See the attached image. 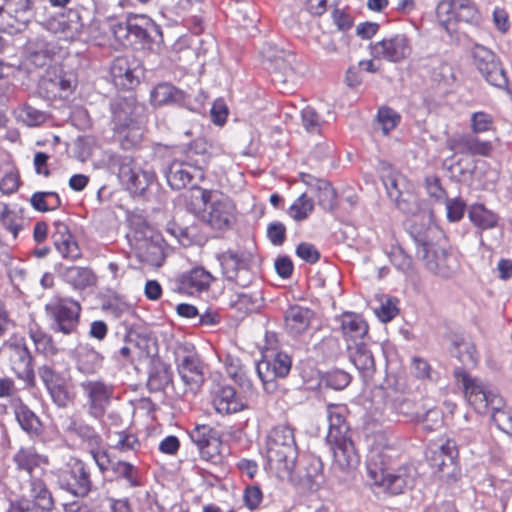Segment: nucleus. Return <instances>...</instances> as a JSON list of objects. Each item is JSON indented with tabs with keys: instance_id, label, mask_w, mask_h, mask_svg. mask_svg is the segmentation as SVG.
<instances>
[{
	"instance_id": "10",
	"label": "nucleus",
	"mask_w": 512,
	"mask_h": 512,
	"mask_svg": "<svg viewBox=\"0 0 512 512\" xmlns=\"http://www.w3.org/2000/svg\"><path fill=\"white\" fill-rule=\"evenodd\" d=\"M224 279L241 288H247L252 280L253 273L250 269V260L244 253L233 250L223 252L218 256Z\"/></svg>"
},
{
	"instance_id": "41",
	"label": "nucleus",
	"mask_w": 512,
	"mask_h": 512,
	"mask_svg": "<svg viewBox=\"0 0 512 512\" xmlns=\"http://www.w3.org/2000/svg\"><path fill=\"white\" fill-rule=\"evenodd\" d=\"M213 280L214 277L208 271L197 267L183 276L181 284L188 293L194 294L207 290Z\"/></svg>"
},
{
	"instance_id": "50",
	"label": "nucleus",
	"mask_w": 512,
	"mask_h": 512,
	"mask_svg": "<svg viewBox=\"0 0 512 512\" xmlns=\"http://www.w3.org/2000/svg\"><path fill=\"white\" fill-rule=\"evenodd\" d=\"M393 202L400 211L406 214L416 215L420 210L418 197L414 193L412 184L404 189L400 197L396 198Z\"/></svg>"
},
{
	"instance_id": "33",
	"label": "nucleus",
	"mask_w": 512,
	"mask_h": 512,
	"mask_svg": "<svg viewBox=\"0 0 512 512\" xmlns=\"http://www.w3.org/2000/svg\"><path fill=\"white\" fill-rule=\"evenodd\" d=\"M25 53L29 64L42 68L49 63L54 51L49 42L41 36H36L27 41Z\"/></svg>"
},
{
	"instance_id": "20",
	"label": "nucleus",
	"mask_w": 512,
	"mask_h": 512,
	"mask_svg": "<svg viewBox=\"0 0 512 512\" xmlns=\"http://www.w3.org/2000/svg\"><path fill=\"white\" fill-rule=\"evenodd\" d=\"M189 437L196 445L202 459L211 461L219 454L220 440L210 426L197 425L190 431Z\"/></svg>"
},
{
	"instance_id": "21",
	"label": "nucleus",
	"mask_w": 512,
	"mask_h": 512,
	"mask_svg": "<svg viewBox=\"0 0 512 512\" xmlns=\"http://www.w3.org/2000/svg\"><path fill=\"white\" fill-rule=\"evenodd\" d=\"M177 368L181 379L188 388L195 392L204 381L199 358L195 353H185L177 356Z\"/></svg>"
},
{
	"instance_id": "62",
	"label": "nucleus",
	"mask_w": 512,
	"mask_h": 512,
	"mask_svg": "<svg viewBox=\"0 0 512 512\" xmlns=\"http://www.w3.org/2000/svg\"><path fill=\"white\" fill-rule=\"evenodd\" d=\"M423 429L427 432L435 431L442 426V414L438 409H428L420 419Z\"/></svg>"
},
{
	"instance_id": "26",
	"label": "nucleus",
	"mask_w": 512,
	"mask_h": 512,
	"mask_svg": "<svg viewBox=\"0 0 512 512\" xmlns=\"http://www.w3.org/2000/svg\"><path fill=\"white\" fill-rule=\"evenodd\" d=\"M32 16L31 0H0V25H12L11 20L26 24Z\"/></svg>"
},
{
	"instance_id": "55",
	"label": "nucleus",
	"mask_w": 512,
	"mask_h": 512,
	"mask_svg": "<svg viewBox=\"0 0 512 512\" xmlns=\"http://www.w3.org/2000/svg\"><path fill=\"white\" fill-rule=\"evenodd\" d=\"M451 3L449 0H441L436 7L437 20L447 32H450V26L457 22V14Z\"/></svg>"
},
{
	"instance_id": "25",
	"label": "nucleus",
	"mask_w": 512,
	"mask_h": 512,
	"mask_svg": "<svg viewBox=\"0 0 512 512\" xmlns=\"http://www.w3.org/2000/svg\"><path fill=\"white\" fill-rule=\"evenodd\" d=\"M228 306L240 317L258 313L264 306L260 290L234 292L230 295Z\"/></svg>"
},
{
	"instance_id": "49",
	"label": "nucleus",
	"mask_w": 512,
	"mask_h": 512,
	"mask_svg": "<svg viewBox=\"0 0 512 512\" xmlns=\"http://www.w3.org/2000/svg\"><path fill=\"white\" fill-rule=\"evenodd\" d=\"M32 207L41 212L55 210L61 206V200L55 192H35L31 198Z\"/></svg>"
},
{
	"instance_id": "37",
	"label": "nucleus",
	"mask_w": 512,
	"mask_h": 512,
	"mask_svg": "<svg viewBox=\"0 0 512 512\" xmlns=\"http://www.w3.org/2000/svg\"><path fill=\"white\" fill-rule=\"evenodd\" d=\"M328 442L332 445L334 460L341 469L353 468L358 464V456L349 437Z\"/></svg>"
},
{
	"instance_id": "47",
	"label": "nucleus",
	"mask_w": 512,
	"mask_h": 512,
	"mask_svg": "<svg viewBox=\"0 0 512 512\" xmlns=\"http://www.w3.org/2000/svg\"><path fill=\"white\" fill-rule=\"evenodd\" d=\"M183 158L191 161L193 165L204 171V168L210 160L208 144L202 139L193 141L189 145Z\"/></svg>"
},
{
	"instance_id": "3",
	"label": "nucleus",
	"mask_w": 512,
	"mask_h": 512,
	"mask_svg": "<svg viewBox=\"0 0 512 512\" xmlns=\"http://www.w3.org/2000/svg\"><path fill=\"white\" fill-rule=\"evenodd\" d=\"M266 458L269 468L279 477L290 476L295 468L298 448L294 430L287 425H278L266 437Z\"/></svg>"
},
{
	"instance_id": "53",
	"label": "nucleus",
	"mask_w": 512,
	"mask_h": 512,
	"mask_svg": "<svg viewBox=\"0 0 512 512\" xmlns=\"http://www.w3.org/2000/svg\"><path fill=\"white\" fill-rule=\"evenodd\" d=\"M379 305L374 307V312L382 322L391 321L397 314V300L389 296H380Z\"/></svg>"
},
{
	"instance_id": "38",
	"label": "nucleus",
	"mask_w": 512,
	"mask_h": 512,
	"mask_svg": "<svg viewBox=\"0 0 512 512\" xmlns=\"http://www.w3.org/2000/svg\"><path fill=\"white\" fill-rule=\"evenodd\" d=\"M313 312L301 306H291L285 312V328L291 335H299L307 330Z\"/></svg>"
},
{
	"instance_id": "5",
	"label": "nucleus",
	"mask_w": 512,
	"mask_h": 512,
	"mask_svg": "<svg viewBox=\"0 0 512 512\" xmlns=\"http://www.w3.org/2000/svg\"><path fill=\"white\" fill-rule=\"evenodd\" d=\"M201 200L205 206L201 219L217 230L231 226L234 220L235 207L232 201L217 190L201 189Z\"/></svg>"
},
{
	"instance_id": "15",
	"label": "nucleus",
	"mask_w": 512,
	"mask_h": 512,
	"mask_svg": "<svg viewBox=\"0 0 512 512\" xmlns=\"http://www.w3.org/2000/svg\"><path fill=\"white\" fill-rule=\"evenodd\" d=\"M8 359L15 375L29 385L34 384L35 373L32 355L23 339L6 344Z\"/></svg>"
},
{
	"instance_id": "59",
	"label": "nucleus",
	"mask_w": 512,
	"mask_h": 512,
	"mask_svg": "<svg viewBox=\"0 0 512 512\" xmlns=\"http://www.w3.org/2000/svg\"><path fill=\"white\" fill-rule=\"evenodd\" d=\"M327 386L335 389H344L351 381L350 375L344 370L335 369L328 372L324 378Z\"/></svg>"
},
{
	"instance_id": "48",
	"label": "nucleus",
	"mask_w": 512,
	"mask_h": 512,
	"mask_svg": "<svg viewBox=\"0 0 512 512\" xmlns=\"http://www.w3.org/2000/svg\"><path fill=\"white\" fill-rule=\"evenodd\" d=\"M171 381V370L167 366L160 364L154 366L150 371L147 386L151 392H158L164 390Z\"/></svg>"
},
{
	"instance_id": "22",
	"label": "nucleus",
	"mask_w": 512,
	"mask_h": 512,
	"mask_svg": "<svg viewBox=\"0 0 512 512\" xmlns=\"http://www.w3.org/2000/svg\"><path fill=\"white\" fill-rule=\"evenodd\" d=\"M13 461L19 471L26 474L27 478L44 473V467L48 464L46 456L39 454L34 447H22L13 456Z\"/></svg>"
},
{
	"instance_id": "45",
	"label": "nucleus",
	"mask_w": 512,
	"mask_h": 512,
	"mask_svg": "<svg viewBox=\"0 0 512 512\" xmlns=\"http://www.w3.org/2000/svg\"><path fill=\"white\" fill-rule=\"evenodd\" d=\"M14 414L20 427L30 435H38L41 432V422L35 413L23 403L14 407Z\"/></svg>"
},
{
	"instance_id": "9",
	"label": "nucleus",
	"mask_w": 512,
	"mask_h": 512,
	"mask_svg": "<svg viewBox=\"0 0 512 512\" xmlns=\"http://www.w3.org/2000/svg\"><path fill=\"white\" fill-rule=\"evenodd\" d=\"M473 65L492 86L504 89L508 85L506 73L493 51L476 44L471 50Z\"/></svg>"
},
{
	"instance_id": "36",
	"label": "nucleus",
	"mask_w": 512,
	"mask_h": 512,
	"mask_svg": "<svg viewBox=\"0 0 512 512\" xmlns=\"http://www.w3.org/2000/svg\"><path fill=\"white\" fill-rule=\"evenodd\" d=\"M64 430L67 433L76 435L84 445L88 448V450L96 449L98 446H101L103 440L101 436L96 432V430L73 417H69L64 421Z\"/></svg>"
},
{
	"instance_id": "12",
	"label": "nucleus",
	"mask_w": 512,
	"mask_h": 512,
	"mask_svg": "<svg viewBox=\"0 0 512 512\" xmlns=\"http://www.w3.org/2000/svg\"><path fill=\"white\" fill-rule=\"evenodd\" d=\"M291 364V358L283 352L276 353L272 359H264L257 363L256 371L267 393L276 392V378L286 377L291 370Z\"/></svg>"
},
{
	"instance_id": "11",
	"label": "nucleus",
	"mask_w": 512,
	"mask_h": 512,
	"mask_svg": "<svg viewBox=\"0 0 512 512\" xmlns=\"http://www.w3.org/2000/svg\"><path fill=\"white\" fill-rule=\"evenodd\" d=\"M59 484L71 494L84 497L92 486L90 473L83 461L71 459L59 473Z\"/></svg>"
},
{
	"instance_id": "52",
	"label": "nucleus",
	"mask_w": 512,
	"mask_h": 512,
	"mask_svg": "<svg viewBox=\"0 0 512 512\" xmlns=\"http://www.w3.org/2000/svg\"><path fill=\"white\" fill-rule=\"evenodd\" d=\"M301 123L307 132L318 134L321 132L325 121L313 107L306 106L301 111Z\"/></svg>"
},
{
	"instance_id": "46",
	"label": "nucleus",
	"mask_w": 512,
	"mask_h": 512,
	"mask_svg": "<svg viewBox=\"0 0 512 512\" xmlns=\"http://www.w3.org/2000/svg\"><path fill=\"white\" fill-rule=\"evenodd\" d=\"M28 335L34 343L37 352L46 356H54L58 353V348L52 336L44 332L38 325L30 326Z\"/></svg>"
},
{
	"instance_id": "14",
	"label": "nucleus",
	"mask_w": 512,
	"mask_h": 512,
	"mask_svg": "<svg viewBox=\"0 0 512 512\" xmlns=\"http://www.w3.org/2000/svg\"><path fill=\"white\" fill-rule=\"evenodd\" d=\"M167 183L174 190H180L188 185L195 187L197 181L204 178V171L184 158L174 159L165 170Z\"/></svg>"
},
{
	"instance_id": "35",
	"label": "nucleus",
	"mask_w": 512,
	"mask_h": 512,
	"mask_svg": "<svg viewBox=\"0 0 512 512\" xmlns=\"http://www.w3.org/2000/svg\"><path fill=\"white\" fill-rule=\"evenodd\" d=\"M186 100L184 91L170 83H159L150 92V103L154 107L165 105H183Z\"/></svg>"
},
{
	"instance_id": "30",
	"label": "nucleus",
	"mask_w": 512,
	"mask_h": 512,
	"mask_svg": "<svg viewBox=\"0 0 512 512\" xmlns=\"http://www.w3.org/2000/svg\"><path fill=\"white\" fill-rule=\"evenodd\" d=\"M349 358L361 376L370 378L375 372V360L371 350L364 341L348 344Z\"/></svg>"
},
{
	"instance_id": "31",
	"label": "nucleus",
	"mask_w": 512,
	"mask_h": 512,
	"mask_svg": "<svg viewBox=\"0 0 512 512\" xmlns=\"http://www.w3.org/2000/svg\"><path fill=\"white\" fill-rule=\"evenodd\" d=\"M383 185L386 188L388 197L394 201L400 197L402 191L411 185L407 179L385 161H381L378 165Z\"/></svg>"
},
{
	"instance_id": "13",
	"label": "nucleus",
	"mask_w": 512,
	"mask_h": 512,
	"mask_svg": "<svg viewBox=\"0 0 512 512\" xmlns=\"http://www.w3.org/2000/svg\"><path fill=\"white\" fill-rule=\"evenodd\" d=\"M87 399L88 413L100 419L106 412L113 396V387L101 380H87L80 384Z\"/></svg>"
},
{
	"instance_id": "7",
	"label": "nucleus",
	"mask_w": 512,
	"mask_h": 512,
	"mask_svg": "<svg viewBox=\"0 0 512 512\" xmlns=\"http://www.w3.org/2000/svg\"><path fill=\"white\" fill-rule=\"evenodd\" d=\"M109 166L117 173L122 184L133 193L142 194L155 179L154 172L139 169L129 156L112 155Z\"/></svg>"
},
{
	"instance_id": "27",
	"label": "nucleus",
	"mask_w": 512,
	"mask_h": 512,
	"mask_svg": "<svg viewBox=\"0 0 512 512\" xmlns=\"http://www.w3.org/2000/svg\"><path fill=\"white\" fill-rule=\"evenodd\" d=\"M53 239L58 252L63 258L69 260H77L82 256V252L78 243L70 233L68 225L61 221L54 222Z\"/></svg>"
},
{
	"instance_id": "43",
	"label": "nucleus",
	"mask_w": 512,
	"mask_h": 512,
	"mask_svg": "<svg viewBox=\"0 0 512 512\" xmlns=\"http://www.w3.org/2000/svg\"><path fill=\"white\" fill-rule=\"evenodd\" d=\"M103 357L92 348L83 347L77 352V369L83 374L92 375L102 367Z\"/></svg>"
},
{
	"instance_id": "63",
	"label": "nucleus",
	"mask_w": 512,
	"mask_h": 512,
	"mask_svg": "<svg viewBox=\"0 0 512 512\" xmlns=\"http://www.w3.org/2000/svg\"><path fill=\"white\" fill-rule=\"evenodd\" d=\"M48 391L53 399V402L58 407H66L69 404L71 398L65 380L57 385H53L48 389Z\"/></svg>"
},
{
	"instance_id": "54",
	"label": "nucleus",
	"mask_w": 512,
	"mask_h": 512,
	"mask_svg": "<svg viewBox=\"0 0 512 512\" xmlns=\"http://www.w3.org/2000/svg\"><path fill=\"white\" fill-rule=\"evenodd\" d=\"M290 215L296 221L306 219L314 210V203L306 193H302L290 206Z\"/></svg>"
},
{
	"instance_id": "39",
	"label": "nucleus",
	"mask_w": 512,
	"mask_h": 512,
	"mask_svg": "<svg viewBox=\"0 0 512 512\" xmlns=\"http://www.w3.org/2000/svg\"><path fill=\"white\" fill-rule=\"evenodd\" d=\"M345 407L341 405L329 404L327 406V418L329 430L327 441L348 437L349 427L345 420Z\"/></svg>"
},
{
	"instance_id": "34",
	"label": "nucleus",
	"mask_w": 512,
	"mask_h": 512,
	"mask_svg": "<svg viewBox=\"0 0 512 512\" xmlns=\"http://www.w3.org/2000/svg\"><path fill=\"white\" fill-rule=\"evenodd\" d=\"M212 404L216 412L221 415L236 413L244 408V403L231 386L218 387L214 392Z\"/></svg>"
},
{
	"instance_id": "32",
	"label": "nucleus",
	"mask_w": 512,
	"mask_h": 512,
	"mask_svg": "<svg viewBox=\"0 0 512 512\" xmlns=\"http://www.w3.org/2000/svg\"><path fill=\"white\" fill-rule=\"evenodd\" d=\"M154 23L150 18L142 16L130 17L125 24H118L114 28V33L117 37L120 34L123 36H132L136 41L144 43L149 39V28H153Z\"/></svg>"
},
{
	"instance_id": "18",
	"label": "nucleus",
	"mask_w": 512,
	"mask_h": 512,
	"mask_svg": "<svg viewBox=\"0 0 512 512\" xmlns=\"http://www.w3.org/2000/svg\"><path fill=\"white\" fill-rule=\"evenodd\" d=\"M110 72L117 86L129 89L139 83L142 69L133 57L121 56L113 61Z\"/></svg>"
},
{
	"instance_id": "1",
	"label": "nucleus",
	"mask_w": 512,
	"mask_h": 512,
	"mask_svg": "<svg viewBox=\"0 0 512 512\" xmlns=\"http://www.w3.org/2000/svg\"><path fill=\"white\" fill-rule=\"evenodd\" d=\"M454 377L461 385L464 396L475 411L482 415L490 414L497 428L506 434H512V415L505 408L503 398L493 391L483 380L472 377L459 367L454 370Z\"/></svg>"
},
{
	"instance_id": "29",
	"label": "nucleus",
	"mask_w": 512,
	"mask_h": 512,
	"mask_svg": "<svg viewBox=\"0 0 512 512\" xmlns=\"http://www.w3.org/2000/svg\"><path fill=\"white\" fill-rule=\"evenodd\" d=\"M61 279L76 291H83L97 282V276L88 267L66 266L59 270Z\"/></svg>"
},
{
	"instance_id": "56",
	"label": "nucleus",
	"mask_w": 512,
	"mask_h": 512,
	"mask_svg": "<svg viewBox=\"0 0 512 512\" xmlns=\"http://www.w3.org/2000/svg\"><path fill=\"white\" fill-rule=\"evenodd\" d=\"M18 119L27 126H38L46 120L45 114L29 105L23 106L17 115Z\"/></svg>"
},
{
	"instance_id": "16",
	"label": "nucleus",
	"mask_w": 512,
	"mask_h": 512,
	"mask_svg": "<svg viewBox=\"0 0 512 512\" xmlns=\"http://www.w3.org/2000/svg\"><path fill=\"white\" fill-rule=\"evenodd\" d=\"M374 58L389 62H400L411 53L409 39L405 34H393L371 45Z\"/></svg>"
},
{
	"instance_id": "57",
	"label": "nucleus",
	"mask_w": 512,
	"mask_h": 512,
	"mask_svg": "<svg viewBox=\"0 0 512 512\" xmlns=\"http://www.w3.org/2000/svg\"><path fill=\"white\" fill-rule=\"evenodd\" d=\"M112 471L116 475L125 478L131 487L139 486L137 469L132 464L125 461L114 462L112 464Z\"/></svg>"
},
{
	"instance_id": "40",
	"label": "nucleus",
	"mask_w": 512,
	"mask_h": 512,
	"mask_svg": "<svg viewBox=\"0 0 512 512\" xmlns=\"http://www.w3.org/2000/svg\"><path fill=\"white\" fill-rule=\"evenodd\" d=\"M341 328L347 340L355 342L363 341L368 333V325L364 319L355 313H345L341 319Z\"/></svg>"
},
{
	"instance_id": "51",
	"label": "nucleus",
	"mask_w": 512,
	"mask_h": 512,
	"mask_svg": "<svg viewBox=\"0 0 512 512\" xmlns=\"http://www.w3.org/2000/svg\"><path fill=\"white\" fill-rule=\"evenodd\" d=\"M388 257L392 265L402 273L411 275L413 273V260L399 245L391 247Z\"/></svg>"
},
{
	"instance_id": "23",
	"label": "nucleus",
	"mask_w": 512,
	"mask_h": 512,
	"mask_svg": "<svg viewBox=\"0 0 512 512\" xmlns=\"http://www.w3.org/2000/svg\"><path fill=\"white\" fill-rule=\"evenodd\" d=\"M144 107L134 99H125L118 103L114 110L113 119L120 132L125 129H139L138 125L142 121Z\"/></svg>"
},
{
	"instance_id": "4",
	"label": "nucleus",
	"mask_w": 512,
	"mask_h": 512,
	"mask_svg": "<svg viewBox=\"0 0 512 512\" xmlns=\"http://www.w3.org/2000/svg\"><path fill=\"white\" fill-rule=\"evenodd\" d=\"M81 305L70 297H53L46 305L45 311L54 332L70 335L77 330Z\"/></svg>"
},
{
	"instance_id": "2",
	"label": "nucleus",
	"mask_w": 512,
	"mask_h": 512,
	"mask_svg": "<svg viewBox=\"0 0 512 512\" xmlns=\"http://www.w3.org/2000/svg\"><path fill=\"white\" fill-rule=\"evenodd\" d=\"M392 452L389 446H373L367 455V473L374 485L382 487L393 495L403 493L411 488L415 479V470L412 466H401L391 470Z\"/></svg>"
},
{
	"instance_id": "19",
	"label": "nucleus",
	"mask_w": 512,
	"mask_h": 512,
	"mask_svg": "<svg viewBox=\"0 0 512 512\" xmlns=\"http://www.w3.org/2000/svg\"><path fill=\"white\" fill-rule=\"evenodd\" d=\"M77 85V77L73 71H65L59 67L50 68L41 80V87L54 96L71 93Z\"/></svg>"
},
{
	"instance_id": "60",
	"label": "nucleus",
	"mask_w": 512,
	"mask_h": 512,
	"mask_svg": "<svg viewBox=\"0 0 512 512\" xmlns=\"http://www.w3.org/2000/svg\"><path fill=\"white\" fill-rule=\"evenodd\" d=\"M471 130L473 133H482L492 129L493 118L490 114L479 111L471 115Z\"/></svg>"
},
{
	"instance_id": "17",
	"label": "nucleus",
	"mask_w": 512,
	"mask_h": 512,
	"mask_svg": "<svg viewBox=\"0 0 512 512\" xmlns=\"http://www.w3.org/2000/svg\"><path fill=\"white\" fill-rule=\"evenodd\" d=\"M20 499H29L34 507L42 510L49 511L54 507L52 493L40 475L24 480L20 485Z\"/></svg>"
},
{
	"instance_id": "28",
	"label": "nucleus",
	"mask_w": 512,
	"mask_h": 512,
	"mask_svg": "<svg viewBox=\"0 0 512 512\" xmlns=\"http://www.w3.org/2000/svg\"><path fill=\"white\" fill-rule=\"evenodd\" d=\"M450 148L461 154L471 156H490L493 146L490 141L481 140L475 133H466L450 140Z\"/></svg>"
},
{
	"instance_id": "61",
	"label": "nucleus",
	"mask_w": 512,
	"mask_h": 512,
	"mask_svg": "<svg viewBox=\"0 0 512 512\" xmlns=\"http://www.w3.org/2000/svg\"><path fill=\"white\" fill-rule=\"evenodd\" d=\"M117 438L114 448L120 452L138 451L141 447L140 441L133 434L119 432Z\"/></svg>"
},
{
	"instance_id": "44",
	"label": "nucleus",
	"mask_w": 512,
	"mask_h": 512,
	"mask_svg": "<svg viewBox=\"0 0 512 512\" xmlns=\"http://www.w3.org/2000/svg\"><path fill=\"white\" fill-rule=\"evenodd\" d=\"M470 221L482 230L492 229L497 226L499 217L488 210L483 204H474L469 208Z\"/></svg>"
},
{
	"instance_id": "64",
	"label": "nucleus",
	"mask_w": 512,
	"mask_h": 512,
	"mask_svg": "<svg viewBox=\"0 0 512 512\" xmlns=\"http://www.w3.org/2000/svg\"><path fill=\"white\" fill-rule=\"evenodd\" d=\"M267 237L275 246H280L286 238V227L280 222H272L267 228Z\"/></svg>"
},
{
	"instance_id": "42",
	"label": "nucleus",
	"mask_w": 512,
	"mask_h": 512,
	"mask_svg": "<svg viewBox=\"0 0 512 512\" xmlns=\"http://www.w3.org/2000/svg\"><path fill=\"white\" fill-rule=\"evenodd\" d=\"M451 353L465 366L474 367L478 362L474 344L464 337L457 336L454 338Z\"/></svg>"
},
{
	"instance_id": "6",
	"label": "nucleus",
	"mask_w": 512,
	"mask_h": 512,
	"mask_svg": "<svg viewBox=\"0 0 512 512\" xmlns=\"http://www.w3.org/2000/svg\"><path fill=\"white\" fill-rule=\"evenodd\" d=\"M414 238L418 245L417 255L424 261L430 272L442 278H451L457 272L459 265L453 254L428 243L421 234Z\"/></svg>"
},
{
	"instance_id": "24",
	"label": "nucleus",
	"mask_w": 512,
	"mask_h": 512,
	"mask_svg": "<svg viewBox=\"0 0 512 512\" xmlns=\"http://www.w3.org/2000/svg\"><path fill=\"white\" fill-rule=\"evenodd\" d=\"M301 181L315 194L318 205L325 211H331L336 206V192L332 185L324 179L316 178L308 173H300Z\"/></svg>"
},
{
	"instance_id": "58",
	"label": "nucleus",
	"mask_w": 512,
	"mask_h": 512,
	"mask_svg": "<svg viewBox=\"0 0 512 512\" xmlns=\"http://www.w3.org/2000/svg\"><path fill=\"white\" fill-rule=\"evenodd\" d=\"M378 122L385 135L393 130L399 122L400 116L389 107H382L378 111Z\"/></svg>"
},
{
	"instance_id": "8",
	"label": "nucleus",
	"mask_w": 512,
	"mask_h": 512,
	"mask_svg": "<svg viewBox=\"0 0 512 512\" xmlns=\"http://www.w3.org/2000/svg\"><path fill=\"white\" fill-rule=\"evenodd\" d=\"M128 241L141 261L150 265L160 266L164 260L163 239L150 228L136 230L128 235Z\"/></svg>"
}]
</instances>
